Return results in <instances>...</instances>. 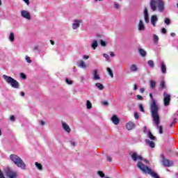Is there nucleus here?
I'll return each instance as SVG.
<instances>
[{"label":"nucleus","instance_id":"1","mask_svg":"<svg viewBox=\"0 0 178 178\" xmlns=\"http://www.w3.org/2000/svg\"><path fill=\"white\" fill-rule=\"evenodd\" d=\"M149 5L153 12H155L156 9H158L160 13L165 10V3L163 0H150Z\"/></svg>","mask_w":178,"mask_h":178},{"label":"nucleus","instance_id":"2","mask_svg":"<svg viewBox=\"0 0 178 178\" xmlns=\"http://www.w3.org/2000/svg\"><path fill=\"white\" fill-rule=\"evenodd\" d=\"M137 167L143 172V173H147V175H150L152 177L154 178H161L159 177V175L156 174V172L152 171L151 168H149L148 166L144 165L141 161H138L137 163Z\"/></svg>","mask_w":178,"mask_h":178},{"label":"nucleus","instance_id":"3","mask_svg":"<svg viewBox=\"0 0 178 178\" xmlns=\"http://www.w3.org/2000/svg\"><path fill=\"white\" fill-rule=\"evenodd\" d=\"M10 159L18 168H20L23 169L24 170H26V163H24V161H23L22 158H20L19 156H17L16 154H11V155H10Z\"/></svg>","mask_w":178,"mask_h":178},{"label":"nucleus","instance_id":"4","mask_svg":"<svg viewBox=\"0 0 178 178\" xmlns=\"http://www.w3.org/2000/svg\"><path fill=\"white\" fill-rule=\"evenodd\" d=\"M3 79L5 80L6 83H8V84H10L11 87H13V88H19V87H20L19 81H17V80H15L10 76L3 74Z\"/></svg>","mask_w":178,"mask_h":178},{"label":"nucleus","instance_id":"5","mask_svg":"<svg viewBox=\"0 0 178 178\" xmlns=\"http://www.w3.org/2000/svg\"><path fill=\"white\" fill-rule=\"evenodd\" d=\"M149 97L151 99L150 111L152 112V115L154 113H158V111H159V107L158 106V104H156V100L154 99L152 93H149Z\"/></svg>","mask_w":178,"mask_h":178},{"label":"nucleus","instance_id":"6","mask_svg":"<svg viewBox=\"0 0 178 178\" xmlns=\"http://www.w3.org/2000/svg\"><path fill=\"white\" fill-rule=\"evenodd\" d=\"M152 116L153 120L156 126V128L159 129V134H163L162 126L159 125V114H158V113H155L154 114H152Z\"/></svg>","mask_w":178,"mask_h":178},{"label":"nucleus","instance_id":"7","mask_svg":"<svg viewBox=\"0 0 178 178\" xmlns=\"http://www.w3.org/2000/svg\"><path fill=\"white\" fill-rule=\"evenodd\" d=\"M6 175L8 178H16L17 177V172L16 171H13L10 169H7L6 170Z\"/></svg>","mask_w":178,"mask_h":178},{"label":"nucleus","instance_id":"8","mask_svg":"<svg viewBox=\"0 0 178 178\" xmlns=\"http://www.w3.org/2000/svg\"><path fill=\"white\" fill-rule=\"evenodd\" d=\"M163 102L165 106H169L170 104V95L168 94L166 92H163Z\"/></svg>","mask_w":178,"mask_h":178},{"label":"nucleus","instance_id":"9","mask_svg":"<svg viewBox=\"0 0 178 178\" xmlns=\"http://www.w3.org/2000/svg\"><path fill=\"white\" fill-rule=\"evenodd\" d=\"M130 155L131 156V159L134 161V162H137V161H143V156L138 155V154H137V152H131Z\"/></svg>","mask_w":178,"mask_h":178},{"label":"nucleus","instance_id":"10","mask_svg":"<svg viewBox=\"0 0 178 178\" xmlns=\"http://www.w3.org/2000/svg\"><path fill=\"white\" fill-rule=\"evenodd\" d=\"M21 16L24 17V19H26L27 20H31V14L29 13L27 10H22Z\"/></svg>","mask_w":178,"mask_h":178},{"label":"nucleus","instance_id":"11","mask_svg":"<svg viewBox=\"0 0 178 178\" xmlns=\"http://www.w3.org/2000/svg\"><path fill=\"white\" fill-rule=\"evenodd\" d=\"M83 23V20L81 19H74L72 23V29L73 30H77L79 27H80V24Z\"/></svg>","mask_w":178,"mask_h":178},{"label":"nucleus","instance_id":"12","mask_svg":"<svg viewBox=\"0 0 178 178\" xmlns=\"http://www.w3.org/2000/svg\"><path fill=\"white\" fill-rule=\"evenodd\" d=\"M162 156V162H163V165H164V166H172L173 165V161H170L168 159H165V156L163 155H161Z\"/></svg>","mask_w":178,"mask_h":178},{"label":"nucleus","instance_id":"13","mask_svg":"<svg viewBox=\"0 0 178 178\" xmlns=\"http://www.w3.org/2000/svg\"><path fill=\"white\" fill-rule=\"evenodd\" d=\"M92 79L93 80H101V76L98 73V70H94L92 72Z\"/></svg>","mask_w":178,"mask_h":178},{"label":"nucleus","instance_id":"14","mask_svg":"<svg viewBox=\"0 0 178 178\" xmlns=\"http://www.w3.org/2000/svg\"><path fill=\"white\" fill-rule=\"evenodd\" d=\"M61 124H62V127L63 129V130H65V131H66V133H70V131H72V129H70V127L69 126V124H67V123L62 121L61 122Z\"/></svg>","mask_w":178,"mask_h":178},{"label":"nucleus","instance_id":"15","mask_svg":"<svg viewBox=\"0 0 178 178\" xmlns=\"http://www.w3.org/2000/svg\"><path fill=\"white\" fill-rule=\"evenodd\" d=\"M143 13L145 23H149V15H148V10L147 8H145Z\"/></svg>","mask_w":178,"mask_h":178},{"label":"nucleus","instance_id":"16","mask_svg":"<svg viewBox=\"0 0 178 178\" xmlns=\"http://www.w3.org/2000/svg\"><path fill=\"white\" fill-rule=\"evenodd\" d=\"M136 127V124L134 123L131 121H129V122L127 123L126 124V128L127 130H133Z\"/></svg>","mask_w":178,"mask_h":178},{"label":"nucleus","instance_id":"17","mask_svg":"<svg viewBox=\"0 0 178 178\" xmlns=\"http://www.w3.org/2000/svg\"><path fill=\"white\" fill-rule=\"evenodd\" d=\"M138 30L139 31H144L145 30V25L144 24L143 20L139 21V23L138 24Z\"/></svg>","mask_w":178,"mask_h":178},{"label":"nucleus","instance_id":"18","mask_svg":"<svg viewBox=\"0 0 178 178\" xmlns=\"http://www.w3.org/2000/svg\"><path fill=\"white\" fill-rule=\"evenodd\" d=\"M150 22L153 27H155L156 26V22H158V17L156 15H152Z\"/></svg>","mask_w":178,"mask_h":178},{"label":"nucleus","instance_id":"19","mask_svg":"<svg viewBox=\"0 0 178 178\" xmlns=\"http://www.w3.org/2000/svg\"><path fill=\"white\" fill-rule=\"evenodd\" d=\"M111 121L114 124H116V125L120 123V120L119 119V118L116 116V115H114L112 116Z\"/></svg>","mask_w":178,"mask_h":178},{"label":"nucleus","instance_id":"20","mask_svg":"<svg viewBox=\"0 0 178 178\" xmlns=\"http://www.w3.org/2000/svg\"><path fill=\"white\" fill-rule=\"evenodd\" d=\"M77 65L79 67H81L82 69H86L87 68V64L82 60L77 62Z\"/></svg>","mask_w":178,"mask_h":178},{"label":"nucleus","instance_id":"21","mask_svg":"<svg viewBox=\"0 0 178 178\" xmlns=\"http://www.w3.org/2000/svg\"><path fill=\"white\" fill-rule=\"evenodd\" d=\"M161 70L163 74H166V65L163 62L161 63Z\"/></svg>","mask_w":178,"mask_h":178},{"label":"nucleus","instance_id":"22","mask_svg":"<svg viewBox=\"0 0 178 178\" xmlns=\"http://www.w3.org/2000/svg\"><path fill=\"white\" fill-rule=\"evenodd\" d=\"M145 143L146 144H147V145H149V147H150L151 148H155V143L148 140V139H146L145 140Z\"/></svg>","mask_w":178,"mask_h":178},{"label":"nucleus","instance_id":"23","mask_svg":"<svg viewBox=\"0 0 178 178\" xmlns=\"http://www.w3.org/2000/svg\"><path fill=\"white\" fill-rule=\"evenodd\" d=\"M97 47H98V42L95 40H92L91 47L92 49H96Z\"/></svg>","mask_w":178,"mask_h":178},{"label":"nucleus","instance_id":"24","mask_svg":"<svg viewBox=\"0 0 178 178\" xmlns=\"http://www.w3.org/2000/svg\"><path fill=\"white\" fill-rule=\"evenodd\" d=\"M131 72H137L138 70V67H137V65L135 64H133L130 67Z\"/></svg>","mask_w":178,"mask_h":178},{"label":"nucleus","instance_id":"25","mask_svg":"<svg viewBox=\"0 0 178 178\" xmlns=\"http://www.w3.org/2000/svg\"><path fill=\"white\" fill-rule=\"evenodd\" d=\"M35 166H36V168H37V169H38V170H42V169H43L42 164L38 162L35 163Z\"/></svg>","mask_w":178,"mask_h":178},{"label":"nucleus","instance_id":"26","mask_svg":"<svg viewBox=\"0 0 178 178\" xmlns=\"http://www.w3.org/2000/svg\"><path fill=\"white\" fill-rule=\"evenodd\" d=\"M95 86L97 87V88H98L99 90H104V88H105V87L104 86V85H102V83H97L95 84Z\"/></svg>","mask_w":178,"mask_h":178},{"label":"nucleus","instance_id":"27","mask_svg":"<svg viewBox=\"0 0 178 178\" xmlns=\"http://www.w3.org/2000/svg\"><path fill=\"white\" fill-rule=\"evenodd\" d=\"M139 54L140 56H142L143 57L144 56H147V51H145V50L143 49H139Z\"/></svg>","mask_w":178,"mask_h":178},{"label":"nucleus","instance_id":"28","mask_svg":"<svg viewBox=\"0 0 178 178\" xmlns=\"http://www.w3.org/2000/svg\"><path fill=\"white\" fill-rule=\"evenodd\" d=\"M149 86L150 88H155V86H156V82H155V81L154 80H151L149 81Z\"/></svg>","mask_w":178,"mask_h":178},{"label":"nucleus","instance_id":"29","mask_svg":"<svg viewBox=\"0 0 178 178\" xmlns=\"http://www.w3.org/2000/svg\"><path fill=\"white\" fill-rule=\"evenodd\" d=\"M147 136L149 137V138H150V140H156V138L155 136H154V135H152V133H151L149 131L147 133Z\"/></svg>","mask_w":178,"mask_h":178},{"label":"nucleus","instance_id":"30","mask_svg":"<svg viewBox=\"0 0 178 178\" xmlns=\"http://www.w3.org/2000/svg\"><path fill=\"white\" fill-rule=\"evenodd\" d=\"M9 40L10 41H11V42H13V41H15V33H13V32H11L10 33Z\"/></svg>","mask_w":178,"mask_h":178},{"label":"nucleus","instance_id":"31","mask_svg":"<svg viewBox=\"0 0 178 178\" xmlns=\"http://www.w3.org/2000/svg\"><path fill=\"white\" fill-rule=\"evenodd\" d=\"M153 41H154V44H158V41H159V37H158V35H153Z\"/></svg>","mask_w":178,"mask_h":178},{"label":"nucleus","instance_id":"32","mask_svg":"<svg viewBox=\"0 0 178 178\" xmlns=\"http://www.w3.org/2000/svg\"><path fill=\"white\" fill-rule=\"evenodd\" d=\"M107 72L108 73L109 76H111L112 79H113V72H112V70L110 67L106 68Z\"/></svg>","mask_w":178,"mask_h":178},{"label":"nucleus","instance_id":"33","mask_svg":"<svg viewBox=\"0 0 178 178\" xmlns=\"http://www.w3.org/2000/svg\"><path fill=\"white\" fill-rule=\"evenodd\" d=\"M86 108L87 109H91V108H92V104H91L89 100L86 102Z\"/></svg>","mask_w":178,"mask_h":178},{"label":"nucleus","instance_id":"34","mask_svg":"<svg viewBox=\"0 0 178 178\" xmlns=\"http://www.w3.org/2000/svg\"><path fill=\"white\" fill-rule=\"evenodd\" d=\"M147 65L149 66V67H154V61H152V60H148Z\"/></svg>","mask_w":178,"mask_h":178},{"label":"nucleus","instance_id":"35","mask_svg":"<svg viewBox=\"0 0 178 178\" xmlns=\"http://www.w3.org/2000/svg\"><path fill=\"white\" fill-rule=\"evenodd\" d=\"M160 87L161 88L163 89V88H166V86H165V81H161L160 82Z\"/></svg>","mask_w":178,"mask_h":178},{"label":"nucleus","instance_id":"36","mask_svg":"<svg viewBox=\"0 0 178 178\" xmlns=\"http://www.w3.org/2000/svg\"><path fill=\"white\" fill-rule=\"evenodd\" d=\"M65 81H66V83H67V84H69V85H72V84H73V81H72V80H70L69 79H65Z\"/></svg>","mask_w":178,"mask_h":178},{"label":"nucleus","instance_id":"37","mask_svg":"<svg viewBox=\"0 0 178 178\" xmlns=\"http://www.w3.org/2000/svg\"><path fill=\"white\" fill-rule=\"evenodd\" d=\"M136 99H138V101H143V99H144V98L143 97V96L138 95H136Z\"/></svg>","mask_w":178,"mask_h":178},{"label":"nucleus","instance_id":"38","mask_svg":"<svg viewBox=\"0 0 178 178\" xmlns=\"http://www.w3.org/2000/svg\"><path fill=\"white\" fill-rule=\"evenodd\" d=\"M164 23H165V24H170V19L169 18H165L164 20Z\"/></svg>","mask_w":178,"mask_h":178},{"label":"nucleus","instance_id":"39","mask_svg":"<svg viewBox=\"0 0 178 178\" xmlns=\"http://www.w3.org/2000/svg\"><path fill=\"white\" fill-rule=\"evenodd\" d=\"M100 44L102 47H106V42L102 40H100Z\"/></svg>","mask_w":178,"mask_h":178},{"label":"nucleus","instance_id":"40","mask_svg":"<svg viewBox=\"0 0 178 178\" xmlns=\"http://www.w3.org/2000/svg\"><path fill=\"white\" fill-rule=\"evenodd\" d=\"M98 175L99 176H100V177H105V174H104V172H102V171H99Z\"/></svg>","mask_w":178,"mask_h":178},{"label":"nucleus","instance_id":"41","mask_svg":"<svg viewBox=\"0 0 178 178\" xmlns=\"http://www.w3.org/2000/svg\"><path fill=\"white\" fill-rule=\"evenodd\" d=\"M139 109H140V112H145L144 106H143V104H139Z\"/></svg>","mask_w":178,"mask_h":178},{"label":"nucleus","instance_id":"42","mask_svg":"<svg viewBox=\"0 0 178 178\" xmlns=\"http://www.w3.org/2000/svg\"><path fill=\"white\" fill-rule=\"evenodd\" d=\"M114 7L115 8V9H119V8H120V6L118 3L114 2Z\"/></svg>","mask_w":178,"mask_h":178},{"label":"nucleus","instance_id":"43","mask_svg":"<svg viewBox=\"0 0 178 178\" xmlns=\"http://www.w3.org/2000/svg\"><path fill=\"white\" fill-rule=\"evenodd\" d=\"M103 56H104V58H105L106 59V60H109V55H108L106 54H104Z\"/></svg>","mask_w":178,"mask_h":178},{"label":"nucleus","instance_id":"44","mask_svg":"<svg viewBox=\"0 0 178 178\" xmlns=\"http://www.w3.org/2000/svg\"><path fill=\"white\" fill-rule=\"evenodd\" d=\"M26 60L28 63H31V59H30V57L26 56Z\"/></svg>","mask_w":178,"mask_h":178},{"label":"nucleus","instance_id":"45","mask_svg":"<svg viewBox=\"0 0 178 178\" xmlns=\"http://www.w3.org/2000/svg\"><path fill=\"white\" fill-rule=\"evenodd\" d=\"M20 77H21V79H23L24 80V79H26V74H24V73H21Z\"/></svg>","mask_w":178,"mask_h":178},{"label":"nucleus","instance_id":"46","mask_svg":"<svg viewBox=\"0 0 178 178\" xmlns=\"http://www.w3.org/2000/svg\"><path fill=\"white\" fill-rule=\"evenodd\" d=\"M161 33H162L163 34H166V33H168V31H166V29L162 28V29H161Z\"/></svg>","mask_w":178,"mask_h":178},{"label":"nucleus","instance_id":"47","mask_svg":"<svg viewBox=\"0 0 178 178\" xmlns=\"http://www.w3.org/2000/svg\"><path fill=\"white\" fill-rule=\"evenodd\" d=\"M0 178H5V175L2 172V170H0Z\"/></svg>","mask_w":178,"mask_h":178},{"label":"nucleus","instance_id":"48","mask_svg":"<svg viewBox=\"0 0 178 178\" xmlns=\"http://www.w3.org/2000/svg\"><path fill=\"white\" fill-rule=\"evenodd\" d=\"M80 80H81V82L83 83L84 80H86V77L84 76H81Z\"/></svg>","mask_w":178,"mask_h":178},{"label":"nucleus","instance_id":"49","mask_svg":"<svg viewBox=\"0 0 178 178\" xmlns=\"http://www.w3.org/2000/svg\"><path fill=\"white\" fill-rule=\"evenodd\" d=\"M70 144L72 147H76V142L71 140L70 141Z\"/></svg>","mask_w":178,"mask_h":178},{"label":"nucleus","instance_id":"50","mask_svg":"<svg viewBox=\"0 0 178 178\" xmlns=\"http://www.w3.org/2000/svg\"><path fill=\"white\" fill-rule=\"evenodd\" d=\"M134 118H135V119L137 120H138V113H134Z\"/></svg>","mask_w":178,"mask_h":178},{"label":"nucleus","instance_id":"51","mask_svg":"<svg viewBox=\"0 0 178 178\" xmlns=\"http://www.w3.org/2000/svg\"><path fill=\"white\" fill-rule=\"evenodd\" d=\"M15 119H16V118L15 117V115H11V117H10V120H11V122H15Z\"/></svg>","mask_w":178,"mask_h":178},{"label":"nucleus","instance_id":"52","mask_svg":"<svg viewBox=\"0 0 178 178\" xmlns=\"http://www.w3.org/2000/svg\"><path fill=\"white\" fill-rule=\"evenodd\" d=\"M107 161L108 162H112V158L111 156H107Z\"/></svg>","mask_w":178,"mask_h":178},{"label":"nucleus","instance_id":"53","mask_svg":"<svg viewBox=\"0 0 178 178\" xmlns=\"http://www.w3.org/2000/svg\"><path fill=\"white\" fill-rule=\"evenodd\" d=\"M24 1L25 3H26V5H30V0H23Z\"/></svg>","mask_w":178,"mask_h":178},{"label":"nucleus","instance_id":"54","mask_svg":"<svg viewBox=\"0 0 178 178\" xmlns=\"http://www.w3.org/2000/svg\"><path fill=\"white\" fill-rule=\"evenodd\" d=\"M83 59L87 60V59H88V58H90V56H87V55H84V56H83Z\"/></svg>","mask_w":178,"mask_h":178},{"label":"nucleus","instance_id":"55","mask_svg":"<svg viewBox=\"0 0 178 178\" xmlns=\"http://www.w3.org/2000/svg\"><path fill=\"white\" fill-rule=\"evenodd\" d=\"M138 87L137 86V85H136V84H134V91H136V90H138Z\"/></svg>","mask_w":178,"mask_h":178},{"label":"nucleus","instance_id":"56","mask_svg":"<svg viewBox=\"0 0 178 178\" xmlns=\"http://www.w3.org/2000/svg\"><path fill=\"white\" fill-rule=\"evenodd\" d=\"M144 91H145V89H144L143 88H141L140 89V92H141L143 94V92H144Z\"/></svg>","mask_w":178,"mask_h":178},{"label":"nucleus","instance_id":"57","mask_svg":"<svg viewBox=\"0 0 178 178\" xmlns=\"http://www.w3.org/2000/svg\"><path fill=\"white\" fill-rule=\"evenodd\" d=\"M102 104H103V105H105L106 106H108V102H103Z\"/></svg>","mask_w":178,"mask_h":178},{"label":"nucleus","instance_id":"58","mask_svg":"<svg viewBox=\"0 0 178 178\" xmlns=\"http://www.w3.org/2000/svg\"><path fill=\"white\" fill-rule=\"evenodd\" d=\"M176 122H177V118H174V120L172 121V124H175V123H176Z\"/></svg>","mask_w":178,"mask_h":178},{"label":"nucleus","instance_id":"59","mask_svg":"<svg viewBox=\"0 0 178 178\" xmlns=\"http://www.w3.org/2000/svg\"><path fill=\"white\" fill-rule=\"evenodd\" d=\"M170 35H171V37H176V33H171Z\"/></svg>","mask_w":178,"mask_h":178},{"label":"nucleus","instance_id":"60","mask_svg":"<svg viewBox=\"0 0 178 178\" xmlns=\"http://www.w3.org/2000/svg\"><path fill=\"white\" fill-rule=\"evenodd\" d=\"M50 42H51V45H55V42H54V40H50Z\"/></svg>","mask_w":178,"mask_h":178},{"label":"nucleus","instance_id":"61","mask_svg":"<svg viewBox=\"0 0 178 178\" xmlns=\"http://www.w3.org/2000/svg\"><path fill=\"white\" fill-rule=\"evenodd\" d=\"M110 56L113 57L115 56V54L113 52L110 53Z\"/></svg>","mask_w":178,"mask_h":178},{"label":"nucleus","instance_id":"62","mask_svg":"<svg viewBox=\"0 0 178 178\" xmlns=\"http://www.w3.org/2000/svg\"><path fill=\"white\" fill-rule=\"evenodd\" d=\"M24 92H21V97H24Z\"/></svg>","mask_w":178,"mask_h":178},{"label":"nucleus","instance_id":"63","mask_svg":"<svg viewBox=\"0 0 178 178\" xmlns=\"http://www.w3.org/2000/svg\"><path fill=\"white\" fill-rule=\"evenodd\" d=\"M40 123H41L42 126H44V124H45V122H44V121H41Z\"/></svg>","mask_w":178,"mask_h":178},{"label":"nucleus","instance_id":"64","mask_svg":"<svg viewBox=\"0 0 178 178\" xmlns=\"http://www.w3.org/2000/svg\"><path fill=\"white\" fill-rule=\"evenodd\" d=\"M144 133H147V127H144Z\"/></svg>","mask_w":178,"mask_h":178}]
</instances>
